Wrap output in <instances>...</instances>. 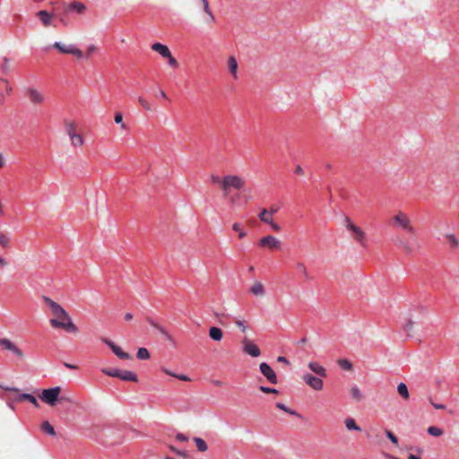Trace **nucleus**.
I'll return each instance as SVG.
<instances>
[{"instance_id":"obj_36","label":"nucleus","mask_w":459,"mask_h":459,"mask_svg":"<svg viewBox=\"0 0 459 459\" xmlns=\"http://www.w3.org/2000/svg\"><path fill=\"white\" fill-rule=\"evenodd\" d=\"M136 356L139 359H150V352L146 348H139Z\"/></svg>"},{"instance_id":"obj_40","label":"nucleus","mask_w":459,"mask_h":459,"mask_svg":"<svg viewBox=\"0 0 459 459\" xmlns=\"http://www.w3.org/2000/svg\"><path fill=\"white\" fill-rule=\"evenodd\" d=\"M9 243H10V238L4 233H1L0 234V245L3 247H7Z\"/></svg>"},{"instance_id":"obj_12","label":"nucleus","mask_w":459,"mask_h":459,"mask_svg":"<svg viewBox=\"0 0 459 459\" xmlns=\"http://www.w3.org/2000/svg\"><path fill=\"white\" fill-rule=\"evenodd\" d=\"M241 344H242V350L246 354H248L254 358H257L261 355V351H260L259 347L256 344L253 343L247 338H244L241 341Z\"/></svg>"},{"instance_id":"obj_10","label":"nucleus","mask_w":459,"mask_h":459,"mask_svg":"<svg viewBox=\"0 0 459 459\" xmlns=\"http://www.w3.org/2000/svg\"><path fill=\"white\" fill-rule=\"evenodd\" d=\"M302 379L308 386L316 391H321L324 387V382L320 377H316L307 373L303 375Z\"/></svg>"},{"instance_id":"obj_5","label":"nucleus","mask_w":459,"mask_h":459,"mask_svg":"<svg viewBox=\"0 0 459 459\" xmlns=\"http://www.w3.org/2000/svg\"><path fill=\"white\" fill-rule=\"evenodd\" d=\"M61 387L56 386L48 389H43L41 394H39V398L42 402L47 403L49 406H55L57 402L65 401V397L60 395Z\"/></svg>"},{"instance_id":"obj_7","label":"nucleus","mask_w":459,"mask_h":459,"mask_svg":"<svg viewBox=\"0 0 459 459\" xmlns=\"http://www.w3.org/2000/svg\"><path fill=\"white\" fill-rule=\"evenodd\" d=\"M345 226L347 230L353 233L354 239L361 246H365V232L357 225H355L349 217L345 218Z\"/></svg>"},{"instance_id":"obj_54","label":"nucleus","mask_w":459,"mask_h":459,"mask_svg":"<svg viewBox=\"0 0 459 459\" xmlns=\"http://www.w3.org/2000/svg\"><path fill=\"white\" fill-rule=\"evenodd\" d=\"M174 377H177L182 381H190V378L186 375H177L175 374Z\"/></svg>"},{"instance_id":"obj_17","label":"nucleus","mask_w":459,"mask_h":459,"mask_svg":"<svg viewBox=\"0 0 459 459\" xmlns=\"http://www.w3.org/2000/svg\"><path fill=\"white\" fill-rule=\"evenodd\" d=\"M36 16L39 19L44 27L50 26L54 19V13H50L46 10L39 11Z\"/></svg>"},{"instance_id":"obj_45","label":"nucleus","mask_w":459,"mask_h":459,"mask_svg":"<svg viewBox=\"0 0 459 459\" xmlns=\"http://www.w3.org/2000/svg\"><path fill=\"white\" fill-rule=\"evenodd\" d=\"M166 58H168V63H169V65L173 67V68H178V62L177 61V59L170 54V56H167Z\"/></svg>"},{"instance_id":"obj_20","label":"nucleus","mask_w":459,"mask_h":459,"mask_svg":"<svg viewBox=\"0 0 459 459\" xmlns=\"http://www.w3.org/2000/svg\"><path fill=\"white\" fill-rule=\"evenodd\" d=\"M249 291L257 297H263L265 293L264 286L259 281L254 282Z\"/></svg>"},{"instance_id":"obj_19","label":"nucleus","mask_w":459,"mask_h":459,"mask_svg":"<svg viewBox=\"0 0 459 459\" xmlns=\"http://www.w3.org/2000/svg\"><path fill=\"white\" fill-rule=\"evenodd\" d=\"M152 49L153 51L159 53L161 56H163L165 58L167 56H170V53L171 52H170L169 48L167 46H165V45H163L161 43H158L157 42V43L152 44Z\"/></svg>"},{"instance_id":"obj_21","label":"nucleus","mask_w":459,"mask_h":459,"mask_svg":"<svg viewBox=\"0 0 459 459\" xmlns=\"http://www.w3.org/2000/svg\"><path fill=\"white\" fill-rule=\"evenodd\" d=\"M209 337L215 342H221L223 337V333L219 327L212 326L209 329Z\"/></svg>"},{"instance_id":"obj_4","label":"nucleus","mask_w":459,"mask_h":459,"mask_svg":"<svg viewBox=\"0 0 459 459\" xmlns=\"http://www.w3.org/2000/svg\"><path fill=\"white\" fill-rule=\"evenodd\" d=\"M65 132L69 136L71 144L74 148L82 147L84 144V138L78 131L77 124L71 120L65 121Z\"/></svg>"},{"instance_id":"obj_24","label":"nucleus","mask_w":459,"mask_h":459,"mask_svg":"<svg viewBox=\"0 0 459 459\" xmlns=\"http://www.w3.org/2000/svg\"><path fill=\"white\" fill-rule=\"evenodd\" d=\"M18 401L19 402L28 401L30 403H32L35 407H39V406L37 398L35 396L31 395V394H21L20 397L18 398Z\"/></svg>"},{"instance_id":"obj_64","label":"nucleus","mask_w":459,"mask_h":459,"mask_svg":"<svg viewBox=\"0 0 459 459\" xmlns=\"http://www.w3.org/2000/svg\"><path fill=\"white\" fill-rule=\"evenodd\" d=\"M160 97H162V98H164V99H166V98H167V94H166V92H165L164 91H162V90H161V91H160Z\"/></svg>"},{"instance_id":"obj_43","label":"nucleus","mask_w":459,"mask_h":459,"mask_svg":"<svg viewBox=\"0 0 459 459\" xmlns=\"http://www.w3.org/2000/svg\"><path fill=\"white\" fill-rule=\"evenodd\" d=\"M158 331L169 342H173L171 334L163 327H158Z\"/></svg>"},{"instance_id":"obj_49","label":"nucleus","mask_w":459,"mask_h":459,"mask_svg":"<svg viewBox=\"0 0 459 459\" xmlns=\"http://www.w3.org/2000/svg\"><path fill=\"white\" fill-rule=\"evenodd\" d=\"M147 322L152 325L153 326L155 329L158 330V327H160L161 325H159L158 323H156L153 319H152L151 317H147L146 318Z\"/></svg>"},{"instance_id":"obj_29","label":"nucleus","mask_w":459,"mask_h":459,"mask_svg":"<svg viewBox=\"0 0 459 459\" xmlns=\"http://www.w3.org/2000/svg\"><path fill=\"white\" fill-rule=\"evenodd\" d=\"M337 364L343 370L351 371L353 368L352 363L350 360H348L347 359H340L337 361Z\"/></svg>"},{"instance_id":"obj_15","label":"nucleus","mask_w":459,"mask_h":459,"mask_svg":"<svg viewBox=\"0 0 459 459\" xmlns=\"http://www.w3.org/2000/svg\"><path fill=\"white\" fill-rule=\"evenodd\" d=\"M0 346L4 350H8V351L13 352L15 355H17L20 358L23 357L22 351L8 339H4V338L0 339Z\"/></svg>"},{"instance_id":"obj_61","label":"nucleus","mask_w":459,"mask_h":459,"mask_svg":"<svg viewBox=\"0 0 459 459\" xmlns=\"http://www.w3.org/2000/svg\"><path fill=\"white\" fill-rule=\"evenodd\" d=\"M7 264L6 261L0 256V265L1 266H5Z\"/></svg>"},{"instance_id":"obj_63","label":"nucleus","mask_w":459,"mask_h":459,"mask_svg":"<svg viewBox=\"0 0 459 459\" xmlns=\"http://www.w3.org/2000/svg\"><path fill=\"white\" fill-rule=\"evenodd\" d=\"M408 459H420L419 456L417 455H414L412 454H411L409 456H408Z\"/></svg>"},{"instance_id":"obj_47","label":"nucleus","mask_w":459,"mask_h":459,"mask_svg":"<svg viewBox=\"0 0 459 459\" xmlns=\"http://www.w3.org/2000/svg\"><path fill=\"white\" fill-rule=\"evenodd\" d=\"M385 434H386V437L389 438V440L394 444V445H397L398 444V439L397 437L389 430H385Z\"/></svg>"},{"instance_id":"obj_38","label":"nucleus","mask_w":459,"mask_h":459,"mask_svg":"<svg viewBox=\"0 0 459 459\" xmlns=\"http://www.w3.org/2000/svg\"><path fill=\"white\" fill-rule=\"evenodd\" d=\"M114 120L117 124H119L120 125V127L123 129V130H126L127 129V126L123 122V115L121 112H117L116 113L115 115V117H114Z\"/></svg>"},{"instance_id":"obj_32","label":"nucleus","mask_w":459,"mask_h":459,"mask_svg":"<svg viewBox=\"0 0 459 459\" xmlns=\"http://www.w3.org/2000/svg\"><path fill=\"white\" fill-rule=\"evenodd\" d=\"M297 268L299 270L305 280H310L309 273L306 264L303 262L297 263Z\"/></svg>"},{"instance_id":"obj_56","label":"nucleus","mask_w":459,"mask_h":459,"mask_svg":"<svg viewBox=\"0 0 459 459\" xmlns=\"http://www.w3.org/2000/svg\"><path fill=\"white\" fill-rule=\"evenodd\" d=\"M277 360L279 362H283L287 365H290V361L285 357L280 356V357H278Z\"/></svg>"},{"instance_id":"obj_39","label":"nucleus","mask_w":459,"mask_h":459,"mask_svg":"<svg viewBox=\"0 0 459 459\" xmlns=\"http://www.w3.org/2000/svg\"><path fill=\"white\" fill-rule=\"evenodd\" d=\"M428 433L434 437H439L443 434V431L441 429H439L437 427H429L428 429Z\"/></svg>"},{"instance_id":"obj_16","label":"nucleus","mask_w":459,"mask_h":459,"mask_svg":"<svg viewBox=\"0 0 459 459\" xmlns=\"http://www.w3.org/2000/svg\"><path fill=\"white\" fill-rule=\"evenodd\" d=\"M64 10L65 13L71 11L76 12L78 14H82L86 10V5L81 2H74L71 4H64Z\"/></svg>"},{"instance_id":"obj_14","label":"nucleus","mask_w":459,"mask_h":459,"mask_svg":"<svg viewBox=\"0 0 459 459\" xmlns=\"http://www.w3.org/2000/svg\"><path fill=\"white\" fill-rule=\"evenodd\" d=\"M261 373L266 377L271 384H277L278 379L274 370L265 362H262L259 366Z\"/></svg>"},{"instance_id":"obj_6","label":"nucleus","mask_w":459,"mask_h":459,"mask_svg":"<svg viewBox=\"0 0 459 459\" xmlns=\"http://www.w3.org/2000/svg\"><path fill=\"white\" fill-rule=\"evenodd\" d=\"M101 372L108 377H117L124 381H131V382L138 381L137 375L135 373H134L133 371H129V370L120 371V370L115 369V368H102Z\"/></svg>"},{"instance_id":"obj_18","label":"nucleus","mask_w":459,"mask_h":459,"mask_svg":"<svg viewBox=\"0 0 459 459\" xmlns=\"http://www.w3.org/2000/svg\"><path fill=\"white\" fill-rule=\"evenodd\" d=\"M308 368L313 372L315 373L316 375H317L318 377H326V369L321 366L318 362H316V361H310L308 363Z\"/></svg>"},{"instance_id":"obj_34","label":"nucleus","mask_w":459,"mask_h":459,"mask_svg":"<svg viewBox=\"0 0 459 459\" xmlns=\"http://www.w3.org/2000/svg\"><path fill=\"white\" fill-rule=\"evenodd\" d=\"M232 229H233L234 231L238 233V238H245L247 236V232L244 230V229L242 228L240 223L235 222L232 225Z\"/></svg>"},{"instance_id":"obj_26","label":"nucleus","mask_w":459,"mask_h":459,"mask_svg":"<svg viewBox=\"0 0 459 459\" xmlns=\"http://www.w3.org/2000/svg\"><path fill=\"white\" fill-rule=\"evenodd\" d=\"M194 442L195 443L196 448L199 452H206L208 450V446L206 442L201 437H194Z\"/></svg>"},{"instance_id":"obj_52","label":"nucleus","mask_w":459,"mask_h":459,"mask_svg":"<svg viewBox=\"0 0 459 459\" xmlns=\"http://www.w3.org/2000/svg\"><path fill=\"white\" fill-rule=\"evenodd\" d=\"M272 229L274 230V231H280L281 230V227L278 223L274 222L273 220H272V223H268Z\"/></svg>"},{"instance_id":"obj_42","label":"nucleus","mask_w":459,"mask_h":459,"mask_svg":"<svg viewBox=\"0 0 459 459\" xmlns=\"http://www.w3.org/2000/svg\"><path fill=\"white\" fill-rule=\"evenodd\" d=\"M139 104L146 110L150 111L152 110L151 104L143 97L138 98Z\"/></svg>"},{"instance_id":"obj_51","label":"nucleus","mask_w":459,"mask_h":459,"mask_svg":"<svg viewBox=\"0 0 459 459\" xmlns=\"http://www.w3.org/2000/svg\"><path fill=\"white\" fill-rule=\"evenodd\" d=\"M176 438H177V440H178L180 442H186V441L188 440L187 437H186L182 433H178L177 436H176Z\"/></svg>"},{"instance_id":"obj_50","label":"nucleus","mask_w":459,"mask_h":459,"mask_svg":"<svg viewBox=\"0 0 459 459\" xmlns=\"http://www.w3.org/2000/svg\"><path fill=\"white\" fill-rule=\"evenodd\" d=\"M147 322L152 325L153 326L155 329L158 330V327H160L161 325H159L158 323H156L153 319H152L151 317H147L146 318Z\"/></svg>"},{"instance_id":"obj_53","label":"nucleus","mask_w":459,"mask_h":459,"mask_svg":"<svg viewBox=\"0 0 459 459\" xmlns=\"http://www.w3.org/2000/svg\"><path fill=\"white\" fill-rule=\"evenodd\" d=\"M294 172L299 176H303L304 175V170L302 169V167L300 165H298L294 170Z\"/></svg>"},{"instance_id":"obj_37","label":"nucleus","mask_w":459,"mask_h":459,"mask_svg":"<svg viewBox=\"0 0 459 459\" xmlns=\"http://www.w3.org/2000/svg\"><path fill=\"white\" fill-rule=\"evenodd\" d=\"M235 325L241 330V332L246 333L248 328V324L246 320L243 319H236Z\"/></svg>"},{"instance_id":"obj_55","label":"nucleus","mask_w":459,"mask_h":459,"mask_svg":"<svg viewBox=\"0 0 459 459\" xmlns=\"http://www.w3.org/2000/svg\"><path fill=\"white\" fill-rule=\"evenodd\" d=\"M279 208L276 206V205H272L270 207V209L268 210V212H270V213L272 215L275 214L277 212H278Z\"/></svg>"},{"instance_id":"obj_59","label":"nucleus","mask_w":459,"mask_h":459,"mask_svg":"<svg viewBox=\"0 0 459 459\" xmlns=\"http://www.w3.org/2000/svg\"><path fill=\"white\" fill-rule=\"evenodd\" d=\"M125 319H126V321H130V320H132V319H133V315H132L131 313H126V314L125 315Z\"/></svg>"},{"instance_id":"obj_58","label":"nucleus","mask_w":459,"mask_h":459,"mask_svg":"<svg viewBox=\"0 0 459 459\" xmlns=\"http://www.w3.org/2000/svg\"><path fill=\"white\" fill-rule=\"evenodd\" d=\"M65 367H66L67 368H73V369H76L77 368V366L75 365H72V364H69V363H64Z\"/></svg>"},{"instance_id":"obj_60","label":"nucleus","mask_w":459,"mask_h":459,"mask_svg":"<svg viewBox=\"0 0 459 459\" xmlns=\"http://www.w3.org/2000/svg\"><path fill=\"white\" fill-rule=\"evenodd\" d=\"M230 204L234 205L237 204V198L235 196L230 198Z\"/></svg>"},{"instance_id":"obj_35","label":"nucleus","mask_w":459,"mask_h":459,"mask_svg":"<svg viewBox=\"0 0 459 459\" xmlns=\"http://www.w3.org/2000/svg\"><path fill=\"white\" fill-rule=\"evenodd\" d=\"M276 407L279 408L280 410H281V411L290 414V415H294V416H297L299 418H301V415L299 413H298L297 411H293L291 409H289L283 403H278L276 404Z\"/></svg>"},{"instance_id":"obj_2","label":"nucleus","mask_w":459,"mask_h":459,"mask_svg":"<svg viewBox=\"0 0 459 459\" xmlns=\"http://www.w3.org/2000/svg\"><path fill=\"white\" fill-rule=\"evenodd\" d=\"M44 303L49 307L53 318L49 323L53 328L64 329L68 333H78V327L73 323L69 314L56 301L47 296L42 298Z\"/></svg>"},{"instance_id":"obj_28","label":"nucleus","mask_w":459,"mask_h":459,"mask_svg":"<svg viewBox=\"0 0 459 459\" xmlns=\"http://www.w3.org/2000/svg\"><path fill=\"white\" fill-rule=\"evenodd\" d=\"M344 424L347 429L349 430H357L360 431L361 429L357 425L356 421L352 418H347L344 420Z\"/></svg>"},{"instance_id":"obj_46","label":"nucleus","mask_w":459,"mask_h":459,"mask_svg":"<svg viewBox=\"0 0 459 459\" xmlns=\"http://www.w3.org/2000/svg\"><path fill=\"white\" fill-rule=\"evenodd\" d=\"M259 389L264 393V394H278L279 391L277 389H274V388H271V387H266V386H264V385H261L259 387Z\"/></svg>"},{"instance_id":"obj_25","label":"nucleus","mask_w":459,"mask_h":459,"mask_svg":"<svg viewBox=\"0 0 459 459\" xmlns=\"http://www.w3.org/2000/svg\"><path fill=\"white\" fill-rule=\"evenodd\" d=\"M258 218L264 223H272L273 215L270 213V212H268L267 209H263L258 214Z\"/></svg>"},{"instance_id":"obj_41","label":"nucleus","mask_w":459,"mask_h":459,"mask_svg":"<svg viewBox=\"0 0 459 459\" xmlns=\"http://www.w3.org/2000/svg\"><path fill=\"white\" fill-rule=\"evenodd\" d=\"M2 70L4 73H8L11 70V61L9 58L4 57L2 64Z\"/></svg>"},{"instance_id":"obj_11","label":"nucleus","mask_w":459,"mask_h":459,"mask_svg":"<svg viewBox=\"0 0 459 459\" xmlns=\"http://www.w3.org/2000/svg\"><path fill=\"white\" fill-rule=\"evenodd\" d=\"M53 47L58 49L63 54H71L77 58H82L83 56V53L78 48L74 45H63L60 42H56Z\"/></svg>"},{"instance_id":"obj_9","label":"nucleus","mask_w":459,"mask_h":459,"mask_svg":"<svg viewBox=\"0 0 459 459\" xmlns=\"http://www.w3.org/2000/svg\"><path fill=\"white\" fill-rule=\"evenodd\" d=\"M258 245L261 247H267L270 250H280L281 248V242L272 235L262 238Z\"/></svg>"},{"instance_id":"obj_33","label":"nucleus","mask_w":459,"mask_h":459,"mask_svg":"<svg viewBox=\"0 0 459 459\" xmlns=\"http://www.w3.org/2000/svg\"><path fill=\"white\" fill-rule=\"evenodd\" d=\"M42 431L50 436H56V431L53 426L48 421H44L41 425Z\"/></svg>"},{"instance_id":"obj_57","label":"nucleus","mask_w":459,"mask_h":459,"mask_svg":"<svg viewBox=\"0 0 459 459\" xmlns=\"http://www.w3.org/2000/svg\"><path fill=\"white\" fill-rule=\"evenodd\" d=\"M431 404H432L436 409H438V410H443V409H445V408H446L444 404L434 403L433 402H431Z\"/></svg>"},{"instance_id":"obj_48","label":"nucleus","mask_w":459,"mask_h":459,"mask_svg":"<svg viewBox=\"0 0 459 459\" xmlns=\"http://www.w3.org/2000/svg\"><path fill=\"white\" fill-rule=\"evenodd\" d=\"M96 50H97L96 46H94V45L89 46L86 50L85 57L89 58Z\"/></svg>"},{"instance_id":"obj_31","label":"nucleus","mask_w":459,"mask_h":459,"mask_svg":"<svg viewBox=\"0 0 459 459\" xmlns=\"http://www.w3.org/2000/svg\"><path fill=\"white\" fill-rule=\"evenodd\" d=\"M201 1L203 4L204 11L209 17V22H213L215 21V18H214L213 13L210 10L208 0H201Z\"/></svg>"},{"instance_id":"obj_23","label":"nucleus","mask_w":459,"mask_h":459,"mask_svg":"<svg viewBox=\"0 0 459 459\" xmlns=\"http://www.w3.org/2000/svg\"><path fill=\"white\" fill-rule=\"evenodd\" d=\"M228 69L232 76L237 79L238 75V62L234 56H230L228 58Z\"/></svg>"},{"instance_id":"obj_8","label":"nucleus","mask_w":459,"mask_h":459,"mask_svg":"<svg viewBox=\"0 0 459 459\" xmlns=\"http://www.w3.org/2000/svg\"><path fill=\"white\" fill-rule=\"evenodd\" d=\"M25 94L26 97L29 99L30 102L34 105H41L45 101V95L43 94V92L35 88H27L25 90Z\"/></svg>"},{"instance_id":"obj_27","label":"nucleus","mask_w":459,"mask_h":459,"mask_svg":"<svg viewBox=\"0 0 459 459\" xmlns=\"http://www.w3.org/2000/svg\"><path fill=\"white\" fill-rule=\"evenodd\" d=\"M398 394L405 400L410 398V394L407 385L404 383H400L397 386Z\"/></svg>"},{"instance_id":"obj_62","label":"nucleus","mask_w":459,"mask_h":459,"mask_svg":"<svg viewBox=\"0 0 459 459\" xmlns=\"http://www.w3.org/2000/svg\"><path fill=\"white\" fill-rule=\"evenodd\" d=\"M163 372H164V373H166V374H167V375H169V376H172V377H174V376H175V374H174V373L170 372L169 370H168V369H166V368H164V369H163Z\"/></svg>"},{"instance_id":"obj_44","label":"nucleus","mask_w":459,"mask_h":459,"mask_svg":"<svg viewBox=\"0 0 459 459\" xmlns=\"http://www.w3.org/2000/svg\"><path fill=\"white\" fill-rule=\"evenodd\" d=\"M448 242L452 247H457L459 245L458 239L455 238V235H448L447 236Z\"/></svg>"},{"instance_id":"obj_1","label":"nucleus","mask_w":459,"mask_h":459,"mask_svg":"<svg viewBox=\"0 0 459 459\" xmlns=\"http://www.w3.org/2000/svg\"><path fill=\"white\" fill-rule=\"evenodd\" d=\"M390 226L393 227L394 229L403 230L411 237V241L406 240L402 237H397L395 240V245L405 255H411L420 252L421 247L415 238L417 235L416 228L414 227L410 216L406 212L403 211L396 212L390 218Z\"/></svg>"},{"instance_id":"obj_3","label":"nucleus","mask_w":459,"mask_h":459,"mask_svg":"<svg viewBox=\"0 0 459 459\" xmlns=\"http://www.w3.org/2000/svg\"><path fill=\"white\" fill-rule=\"evenodd\" d=\"M212 181L214 184H219L224 197L229 196L231 189L242 191L246 186V179L235 174H228L222 178L212 176Z\"/></svg>"},{"instance_id":"obj_13","label":"nucleus","mask_w":459,"mask_h":459,"mask_svg":"<svg viewBox=\"0 0 459 459\" xmlns=\"http://www.w3.org/2000/svg\"><path fill=\"white\" fill-rule=\"evenodd\" d=\"M101 341L107 344L112 351L121 359H131L132 356L128 353L124 351L119 346H117L115 342L110 341L108 338H102Z\"/></svg>"},{"instance_id":"obj_30","label":"nucleus","mask_w":459,"mask_h":459,"mask_svg":"<svg viewBox=\"0 0 459 459\" xmlns=\"http://www.w3.org/2000/svg\"><path fill=\"white\" fill-rule=\"evenodd\" d=\"M350 394H351V396L352 397V399L357 401V402L361 401L362 398H363V395H362L359 388L357 387V386H352L350 389Z\"/></svg>"},{"instance_id":"obj_22","label":"nucleus","mask_w":459,"mask_h":459,"mask_svg":"<svg viewBox=\"0 0 459 459\" xmlns=\"http://www.w3.org/2000/svg\"><path fill=\"white\" fill-rule=\"evenodd\" d=\"M54 18L55 17H58L60 22L64 25H66L67 24V22L65 20V15L68 13H65V10H64V4H62V6H56L54 8Z\"/></svg>"}]
</instances>
